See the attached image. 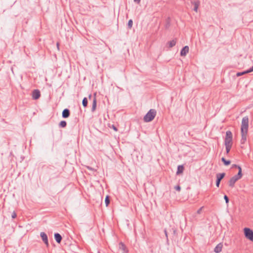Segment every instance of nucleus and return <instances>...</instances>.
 Returning a JSON list of instances; mask_svg holds the SVG:
<instances>
[{
  "mask_svg": "<svg viewBox=\"0 0 253 253\" xmlns=\"http://www.w3.org/2000/svg\"><path fill=\"white\" fill-rule=\"evenodd\" d=\"M86 168L89 170H93V169H92L91 168H90V167L89 166H87L86 167Z\"/></svg>",
  "mask_w": 253,
  "mask_h": 253,
  "instance_id": "32",
  "label": "nucleus"
},
{
  "mask_svg": "<svg viewBox=\"0 0 253 253\" xmlns=\"http://www.w3.org/2000/svg\"><path fill=\"white\" fill-rule=\"evenodd\" d=\"M41 237L43 241V242L46 244L47 246H48V238L46 234L43 232H42L40 234Z\"/></svg>",
  "mask_w": 253,
  "mask_h": 253,
  "instance_id": "8",
  "label": "nucleus"
},
{
  "mask_svg": "<svg viewBox=\"0 0 253 253\" xmlns=\"http://www.w3.org/2000/svg\"><path fill=\"white\" fill-rule=\"evenodd\" d=\"M225 144L232 145V133L228 130L226 132V136L225 138Z\"/></svg>",
  "mask_w": 253,
  "mask_h": 253,
  "instance_id": "3",
  "label": "nucleus"
},
{
  "mask_svg": "<svg viewBox=\"0 0 253 253\" xmlns=\"http://www.w3.org/2000/svg\"><path fill=\"white\" fill-rule=\"evenodd\" d=\"M156 115V112H148L144 117L143 120L145 122H149L152 121Z\"/></svg>",
  "mask_w": 253,
  "mask_h": 253,
  "instance_id": "2",
  "label": "nucleus"
},
{
  "mask_svg": "<svg viewBox=\"0 0 253 253\" xmlns=\"http://www.w3.org/2000/svg\"><path fill=\"white\" fill-rule=\"evenodd\" d=\"M165 234H166V235L167 236V231L165 230Z\"/></svg>",
  "mask_w": 253,
  "mask_h": 253,
  "instance_id": "34",
  "label": "nucleus"
},
{
  "mask_svg": "<svg viewBox=\"0 0 253 253\" xmlns=\"http://www.w3.org/2000/svg\"><path fill=\"white\" fill-rule=\"evenodd\" d=\"M67 123L65 121H62L60 124L59 126L61 127H64L66 126Z\"/></svg>",
  "mask_w": 253,
  "mask_h": 253,
  "instance_id": "21",
  "label": "nucleus"
},
{
  "mask_svg": "<svg viewBox=\"0 0 253 253\" xmlns=\"http://www.w3.org/2000/svg\"><path fill=\"white\" fill-rule=\"evenodd\" d=\"M241 177L238 176L237 174L234 175L232 178H231L230 180L229 181V186L232 188L233 187L236 182L238 181L239 179H241Z\"/></svg>",
  "mask_w": 253,
  "mask_h": 253,
  "instance_id": "5",
  "label": "nucleus"
},
{
  "mask_svg": "<svg viewBox=\"0 0 253 253\" xmlns=\"http://www.w3.org/2000/svg\"><path fill=\"white\" fill-rule=\"evenodd\" d=\"M252 71H253V66L252 67V68L251 69H250L249 70H247L246 71H244V72H243L237 73L236 75H237V76L239 77V76L243 75L244 74L250 73V72H251Z\"/></svg>",
  "mask_w": 253,
  "mask_h": 253,
  "instance_id": "15",
  "label": "nucleus"
},
{
  "mask_svg": "<svg viewBox=\"0 0 253 253\" xmlns=\"http://www.w3.org/2000/svg\"><path fill=\"white\" fill-rule=\"evenodd\" d=\"M174 188L175 190H176L177 191H179L181 189V187L179 185L175 186Z\"/></svg>",
  "mask_w": 253,
  "mask_h": 253,
  "instance_id": "27",
  "label": "nucleus"
},
{
  "mask_svg": "<svg viewBox=\"0 0 253 253\" xmlns=\"http://www.w3.org/2000/svg\"><path fill=\"white\" fill-rule=\"evenodd\" d=\"M16 213H15V212H13V213H12V217L13 218H15V217H16Z\"/></svg>",
  "mask_w": 253,
  "mask_h": 253,
  "instance_id": "30",
  "label": "nucleus"
},
{
  "mask_svg": "<svg viewBox=\"0 0 253 253\" xmlns=\"http://www.w3.org/2000/svg\"><path fill=\"white\" fill-rule=\"evenodd\" d=\"M176 42H177L176 39H173V40L169 41L168 42V44L169 45V47L171 48V47L174 46L176 44Z\"/></svg>",
  "mask_w": 253,
  "mask_h": 253,
  "instance_id": "13",
  "label": "nucleus"
},
{
  "mask_svg": "<svg viewBox=\"0 0 253 253\" xmlns=\"http://www.w3.org/2000/svg\"><path fill=\"white\" fill-rule=\"evenodd\" d=\"M133 24V21L132 20H129L128 22V26L129 28H131Z\"/></svg>",
  "mask_w": 253,
  "mask_h": 253,
  "instance_id": "25",
  "label": "nucleus"
},
{
  "mask_svg": "<svg viewBox=\"0 0 253 253\" xmlns=\"http://www.w3.org/2000/svg\"><path fill=\"white\" fill-rule=\"evenodd\" d=\"M70 116V112H62V117L64 118H68Z\"/></svg>",
  "mask_w": 253,
  "mask_h": 253,
  "instance_id": "19",
  "label": "nucleus"
},
{
  "mask_svg": "<svg viewBox=\"0 0 253 253\" xmlns=\"http://www.w3.org/2000/svg\"><path fill=\"white\" fill-rule=\"evenodd\" d=\"M225 173L224 172L217 173L216 174L217 179H216V186L217 187H219L221 180L222 178H223V177L225 176Z\"/></svg>",
  "mask_w": 253,
  "mask_h": 253,
  "instance_id": "6",
  "label": "nucleus"
},
{
  "mask_svg": "<svg viewBox=\"0 0 253 253\" xmlns=\"http://www.w3.org/2000/svg\"><path fill=\"white\" fill-rule=\"evenodd\" d=\"M87 104V100L86 98H84L83 100V105L84 107L86 106Z\"/></svg>",
  "mask_w": 253,
  "mask_h": 253,
  "instance_id": "24",
  "label": "nucleus"
},
{
  "mask_svg": "<svg viewBox=\"0 0 253 253\" xmlns=\"http://www.w3.org/2000/svg\"><path fill=\"white\" fill-rule=\"evenodd\" d=\"M96 101L95 98L93 99L92 109L94 110L96 109Z\"/></svg>",
  "mask_w": 253,
  "mask_h": 253,
  "instance_id": "22",
  "label": "nucleus"
},
{
  "mask_svg": "<svg viewBox=\"0 0 253 253\" xmlns=\"http://www.w3.org/2000/svg\"><path fill=\"white\" fill-rule=\"evenodd\" d=\"M63 111H69V110L68 109H65Z\"/></svg>",
  "mask_w": 253,
  "mask_h": 253,
  "instance_id": "35",
  "label": "nucleus"
},
{
  "mask_svg": "<svg viewBox=\"0 0 253 253\" xmlns=\"http://www.w3.org/2000/svg\"><path fill=\"white\" fill-rule=\"evenodd\" d=\"M119 249L122 252V253H127L128 252V250L126 247L125 244L122 242H120L119 243Z\"/></svg>",
  "mask_w": 253,
  "mask_h": 253,
  "instance_id": "7",
  "label": "nucleus"
},
{
  "mask_svg": "<svg viewBox=\"0 0 253 253\" xmlns=\"http://www.w3.org/2000/svg\"><path fill=\"white\" fill-rule=\"evenodd\" d=\"M184 170V168L183 166L179 165L177 167V170L176 172L177 174H180L183 172V171Z\"/></svg>",
  "mask_w": 253,
  "mask_h": 253,
  "instance_id": "16",
  "label": "nucleus"
},
{
  "mask_svg": "<svg viewBox=\"0 0 253 253\" xmlns=\"http://www.w3.org/2000/svg\"><path fill=\"white\" fill-rule=\"evenodd\" d=\"M248 132H241L242 134V138L241 140V142L242 144H244L247 140V135Z\"/></svg>",
  "mask_w": 253,
  "mask_h": 253,
  "instance_id": "12",
  "label": "nucleus"
},
{
  "mask_svg": "<svg viewBox=\"0 0 253 253\" xmlns=\"http://www.w3.org/2000/svg\"><path fill=\"white\" fill-rule=\"evenodd\" d=\"M249 127V118L247 116L244 117L242 121L241 132H248Z\"/></svg>",
  "mask_w": 253,
  "mask_h": 253,
  "instance_id": "1",
  "label": "nucleus"
},
{
  "mask_svg": "<svg viewBox=\"0 0 253 253\" xmlns=\"http://www.w3.org/2000/svg\"><path fill=\"white\" fill-rule=\"evenodd\" d=\"M236 168H237L238 170H239V171H238V173L237 175H238V176H240V177H242V168L240 166H238V165H235Z\"/></svg>",
  "mask_w": 253,
  "mask_h": 253,
  "instance_id": "17",
  "label": "nucleus"
},
{
  "mask_svg": "<svg viewBox=\"0 0 253 253\" xmlns=\"http://www.w3.org/2000/svg\"><path fill=\"white\" fill-rule=\"evenodd\" d=\"M224 199L225 200L226 203H228L229 202V199L226 195H224Z\"/></svg>",
  "mask_w": 253,
  "mask_h": 253,
  "instance_id": "26",
  "label": "nucleus"
},
{
  "mask_svg": "<svg viewBox=\"0 0 253 253\" xmlns=\"http://www.w3.org/2000/svg\"><path fill=\"white\" fill-rule=\"evenodd\" d=\"M225 145L226 147V153L228 154L229 152L232 145L225 144Z\"/></svg>",
  "mask_w": 253,
  "mask_h": 253,
  "instance_id": "20",
  "label": "nucleus"
},
{
  "mask_svg": "<svg viewBox=\"0 0 253 253\" xmlns=\"http://www.w3.org/2000/svg\"><path fill=\"white\" fill-rule=\"evenodd\" d=\"M135 2H136L137 3H139L140 2V0H134Z\"/></svg>",
  "mask_w": 253,
  "mask_h": 253,
  "instance_id": "31",
  "label": "nucleus"
},
{
  "mask_svg": "<svg viewBox=\"0 0 253 253\" xmlns=\"http://www.w3.org/2000/svg\"><path fill=\"white\" fill-rule=\"evenodd\" d=\"M57 47L58 48H59V43H57Z\"/></svg>",
  "mask_w": 253,
  "mask_h": 253,
  "instance_id": "33",
  "label": "nucleus"
},
{
  "mask_svg": "<svg viewBox=\"0 0 253 253\" xmlns=\"http://www.w3.org/2000/svg\"><path fill=\"white\" fill-rule=\"evenodd\" d=\"M221 161L223 162L224 164L225 165V166H228L229 165V164H230L231 163V162L229 160H226L224 158H221Z\"/></svg>",
  "mask_w": 253,
  "mask_h": 253,
  "instance_id": "18",
  "label": "nucleus"
},
{
  "mask_svg": "<svg viewBox=\"0 0 253 253\" xmlns=\"http://www.w3.org/2000/svg\"><path fill=\"white\" fill-rule=\"evenodd\" d=\"M244 234L247 238L253 241V231L249 228H245L244 229Z\"/></svg>",
  "mask_w": 253,
  "mask_h": 253,
  "instance_id": "4",
  "label": "nucleus"
},
{
  "mask_svg": "<svg viewBox=\"0 0 253 253\" xmlns=\"http://www.w3.org/2000/svg\"><path fill=\"white\" fill-rule=\"evenodd\" d=\"M40 92L38 90H35L32 94L33 98L34 99H38L40 96Z\"/></svg>",
  "mask_w": 253,
  "mask_h": 253,
  "instance_id": "11",
  "label": "nucleus"
},
{
  "mask_svg": "<svg viewBox=\"0 0 253 253\" xmlns=\"http://www.w3.org/2000/svg\"><path fill=\"white\" fill-rule=\"evenodd\" d=\"M110 127L112 128L115 131H118L117 128L114 125H112Z\"/></svg>",
  "mask_w": 253,
  "mask_h": 253,
  "instance_id": "28",
  "label": "nucleus"
},
{
  "mask_svg": "<svg viewBox=\"0 0 253 253\" xmlns=\"http://www.w3.org/2000/svg\"><path fill=\"white\" fill-rule=\"evenodd\" d=\"M223 245L221 243H219L215 247L214 251L216 253H219L221 252Z\"/></svg>",
  "mask_w": 253,
  "mask_h": 253,
  "instance_id": "10",
  "label": "nucleus"
},
{
  "mask_svg": "<svg viewBox=\"0 0 253 253\" xmlns=\"http://www.w3.org/2000/svg\"><path fill=\"white\" fill-rule=\"evenodd\" d=\"M189 47L188 46H185L181 50L180 55L182 56H185L189 52Z\"/></svg>",
  "mask_w": 253,
  "mask_h": 253,
  "instance_id": "9",
  "label": "nucleus"
},
{
  "mask_svg": "<svg viewBox=\"0 0 253 253\" xmlns=\"http://www.w3.org/2000/svg\"><path fill=\"white\" fill-rule=\"evenodd\" d=\"M204 207H202L201 208H200L197 211V213L198 214H200L201 213L202 210L203 209Z\"/></svg>",
  "mask_w": 253,
  "mask_h": 253,
  "instance_id": "29",
  "label": "nucleus"
},
{
  "mask_svg": "<svg viewBox=\"0 0 253 253\" xmlns=\"http://www.w3.org/2000/svg\"><path fill=\"white\" fill-rule=\"evenodd\" d=\"M105 202L106 206H108V205L110 203V200H109V197L108 196H107L106 197L105 200Z\"/></svg>",
  "mask_w": 253,
  "mask_h": 253,
  "instance_id": "23",
  "label": "nucleus"
},
{
  "mask_svg": "<svg viewBox=\"0 0 253 253\" xmlns=\"http://www.w3.org/2000/svg\"><path fill=\"white\" fill-rule=\"evenodd\" d=\"M54 238H55L56 241L58 243H60L61 242V240H62V237L60 235V234H59V233H55L54 234Z\"/></svg>",
  "mask_w": 253,
  "mask_h": 253,
  "instance_id": "14",
  "label": "nucleus"
}]
</instances>
